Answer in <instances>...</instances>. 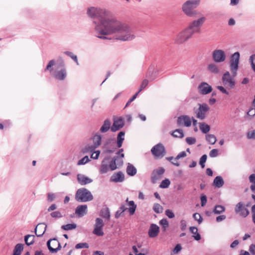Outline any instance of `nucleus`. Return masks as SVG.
Listing matches in <instances>:
<instances>
[{
	"mask_svg": "<svg viewBox=\"0 0 255 255\" xmlns=\"http://www.w3.org/2000/svg\"><path fill=\"white\" fill-rule=\"evenodd\" d=\"M87 14L99 20L98 23L95 20L94 23L96 24V36L100 39H108L106 35L111 34H115L116 39L122 41L131 40L135 37L128 24L118 20L108 10L92 7L88 8Z\"/></svg>",
	"mask_w": 255,
	"mask_h": 255,
	"instance_id": "nucleus-1",
	"label": "nucleus"
},
{
	"mask_svg": "<svg viewBox=\"0 0 255 255\" xmlns=\"http://www.w3.org/2000/svg\"><path fill=\"white\" fill-rule=\"evenodd\" d=\"M240 56V55L239 52H236L231 55L230 67L232 75L230 74L229 71H227L222 76L223 84L227 88L233 89L235 86L236 82L234 77L236 76L239 69Z\"/></svg>",
	"mask_w": 255,
	"mask_h": 255,
	"instance_id": "nucleus-2",
	"label": "nucleus"
},
{
	"mask_svg": "<svg viewBox=\"0 0 255 255\" xmlns=\"http://www.w3.org/2000/svg\"><path fill=\"white\" fill-rule=\"evenodd\" d=\"M205 20L206 18L204 17H201L190 23L187 28L178 34L175 39V42L177 43H182L191 38L194 34L199 33L201 27Z\"/></svg>",
	"mask_w": 255,
	"mask_h": 255,
	"instance_id": "nucleus-3",
	"label": "nucleus"
},
{
	"mask_svg": "<svg viewBox=\"0 0 255 255\" xmlns=\"http://www.w3.org/2000/svg\"><path fill=\"white\" fill-rule=\"evenodd\" d=\"M110 158L107 157L104 159L102 161L101 167L100 168V172L101 174H104L107 173L110 169L112 171L115 170L117 169L116 162L123 163V160L122 159H120L119 155L114 156L113 159L109 162Z\"/></svg>",
	"mask_w": 255,
	"mask_h": 255,
	"instance_id": "nucleus-4",
	"label": "nucleus"
},
{
	"mask_svg": "<svg viewBox=\"0 0 255 255\" xmlns=\"http://www.w3.org/2000/svg\"><path fill=\"white\" fill-rule=\"evenodd\" d=\"M75 199L78 202H85L92 200L93 196L88 189L82 188L77 191L75 194Z\"/></svg>",
	"mask_w": 255,
	"mask_h": 255,
	"instance_id": "nucleus-5",
	"label": "nucleus"
},
{
	"mask_svg": "<svg viewBox=\"0 0 255 255\" xmlns=\"http://www.w3.org/2000/svg\"><path fill=\"white\" fill-rule=\"evenodd\" d=\"M199 0H193L187 1L182 6L183 11L184 13L189 16H193L196 14V11L194 10L199 4Z\"/></svg>",
	"mask_w": 255,
	"mask_h": 255,
	"instance_id": "nucleus-6",
	"label": "nucleus"
},
{
	"mask_svg": "<svg viewBox=\"0 0 255 255\" xmlns=\"http://www.w3.org/2000/svg\"><path fill=\"white\" fill-rule=\"evenodd\" d=\"M128 205L129 208H127L125 207V205H122L119 209L116 212L115 217L116 219L119 218L122 214L127 210H128L130 215H132L134 214L136 205L135 204L133 201H130L128 202Z\"/></svg>",
	"mask_w": 255,
	"mask_h": 255,
	"instance_id": "nucleus-7",
	"label": "nucleus"
},
{
	"mask_svg": "<svg viewBox=\"0 0 255 255\" xmlns=\"http://www.w3.org/2000/svg\"><path fill=\"white\" fill-rule=\"evenodd\" d=\"M209 109L210 108L207 104H199L198 109L195 112L196 118L201 120H203L206 118V113Z\"/></svg>",
	"mask_w": 255,
	"mask_h": 255,
	"instance_id": "nucleus-8",
	"label": "nucleus"
},
{
	"mask_svg": "<svg viewBox=\"0 0 255 255\" xmlns=\"http://www.w3.org/2000/svg\"><path fill=\"white\" fill-rule=\"evenodd\" d=\"M152 154L156 157H162L165 153L164 146L160 143L154 146L151 149Z\"/></svg>",
	"mask_w": 255,
	"mask_h": 255,
	"instance_id": "nucleus-9",
	"label": "nucleus"
},
{
	"mask_svg": "<svg viewBox=\"0 0 255 255\" xmlns=\"http://www.w3.org/2000/svg\"><path fill=\"white\" fill-rule=\"evenodd\" d=\"M226 58L225 53L223 50H215L212 52V59L215 62H223L225 60Z\"/></svg>",
	"mask_w": 255,
	"mask_h": 255,
	"instance_id": "nucleus-10",
	"label": "nucleus"
},
{
	"mask_svg": "<svg viewBox=\"0 0 255 255\" xmlns=\"http://www.w3.org/2000/svg\"><path fill=\"white\" fill-rule=\"evenodd\" d=\"M117 146L114 139L109 138L106 140L104 145L105 152L112 153L117 149Z\"/></svg>",
	"mask_w": 255,
	"mask_h": 255,
	"instance_id": "nucleus-11",
	"label": "nucleus"
},
{
	"mask_svg": "<svg viewBox=\"0 0 255 255\" xmlns=\"http://www.w3.org/2000/svg\"><path fill=\"white\" fill-rule=\"evenodd\" d=\"M165 172V169L162 167H159L158 168L154 169L151 175V181L152 183H155L157 181L160 179L162 175Z\"/></svg>",
	"mask_w": 255,
	"mask_h": 255,
	"instance_id": "nucleus-12",
	"label": "nucleus"
},
{
	"mask_svg": "<svg viewBox=\"0 0 255 255\" xmlns=\"http://www.w3.org/2000/svg\"><path fill=\"white\" fill-rule=\"evenodd\" d=\"M47 246L51 253H55L61 248L59 240H48Z\"/></svg>",
	"mask_w": 255,
	"mask_h": 255,
	"instance_id": "nucleus-13",
	"label": "nucleus"
},
{
	"mask_svg": "<svg viewBox=\"0 0 255 255\" xmlns=\"http://www.w3.org/2000/svg\"><path fill=\"white\" fill-rule=\"evenodd\" d=\"M198 90L200 94L204 95L210 93L213 89L212 86L207 83L203 82L198 86Z\"/></svg>",
	"mask_w": 255,
	"mask_h": 255,
	"instance_id": "nucleus-14",
	"label": "nucleus"
},
{
	"mask_svg": "<svg viewBox=\"0 0 255 255\" xmlns=\"http://www.w3.org/2000/svg\"><path fill=\"white\" fill-rule=\"evenodd\" d=\"M235 212L244 218L246 217L249 214V210L244 206L242 202H239L236 205Z\"/></svg>",
	"mask_w": 255,
	"mask_h": 255,
	"instance_id": "nucleus-15",
	"label": "nucleus"
},
{
	"mask_svg": "<svg viewBox=\"0 0 255 255\" xmlns=\"http://www.w3.org/2000/svg\"><path fill=\"white\" fill-rule=\"evenodd\" d=\"M186 156V152L185 151H182L179 153L176 157L174 158L173 156L166 157V159L170 162L172 164L178 167L180 166V163L177 160L181 158L185 157Z\"/></svg>",
	"mask_w": 255,
	"mask_h": 255,
	"instance_id": "nucleus-16",
	"label": "nucleus"
},
{
	"mask_svg": "<svg viewBox=\"0 0 255 255\" xmlns=\"http://www.w3.org/2000/svg\"><path fill=\"white\" fill-rule=\"evenodd\" d=\"M177 123L179 126L184 125L189 127L191 125V120L188 116H181L178 118Z\"/></svg>",
	"mask_w": 255,
	"mask_h": 255,
	"instance_id": "nucleus-17",
	"label": "nucleus"
},
{
	"mask_svg": "<svg viewBox=\"0 0 255 255\" xmlns=\"http://www.w3.org/2000/svg\"><path fill=\"white\" fill-rule=\"evenodd\" d=\"M125 125V122L122 118H119L114 122L111 130L115 132L122 128Z\"/></svg>",
	"mask_w": 255,
	"mask_h": 255,
	"instance_id": "nucleus-18",
	"label": "nucleus"
},
{
	"mask_svg": "<svg viewBox=\"0 0 255 255\" xmlns=\"http://www.w3.org/2000/svg\"><path fill=\"white\" fill-rule=\"evenodd\" d=\"M125 180V175L122 171L114 173L110 178V181L114 182H122Z\"/></svg>",
	"mask_w": 255,
	"mask_h": 255,
	"instance_id": "nucleus-19",
	"label": "nucleus"
},
{
	"mask_svg": "<svg viewBox=\"0 0 255 255\" xmlns=\"http://www.w3.org/2000/svg\"><path fill=\"white\" fill-rule=\"evenodd\" d=\"M46 225L44 223L38 224L35 228V234L37 237H41L45 233Z\"/></svg>",
	"mask_w": 255,
	"mask_h": 255,
	"instance_id": "nucleus-20",
	"label": "nucleus"
},
{
	"mask_svg": "<svg viewBox=\"0 0 255 255\" xmlns=\"http://www.w3.org/2000/svg\"><path fill=\"white\" fill-rule=\"evenodd\" d=\"M87 213V206L81 205L78 206L75 210V213L78 217H82Z\"/></svg>",
	"mask_w": 255,
	"mask_h": 255,
	"instance_id": "nucleus-21",
	"label": "nucleus"
},
{
	"mask_svg": "<svg viewBox=\"0 0 255 255\" xmlns=\"http://www.w3.org/2000/svg\"><path fill=\"white\" fill-rule=\"evenodd\" d=\"M77 180L81 185H86L92 182V180L89 177L80 174L77 175Z\"/></svg>",
	"mask_w": 255,
	"mask_h": 255,
	"instance_id": "nucleus-22",
	"label": "nucleus"
},
{
	"mask_svg": "<svg viewBox=\"0 0 255 255\" xmlns=\"http://www.w3.org/2000/svg\"><path fill=\"white\" fill-rule=\"evenodd\" d=\"M159 232V227L155 224H152L150 225L148 235L150 238H155Z\"/></svg>",
	"mask_w": 255,
	"mask_h": 255,
	"instance_id": "nucleus-23",
	"label": "nucleus"
},
{
	"mask_svg": "<svg viewBox=\"0 0 255 255\" xmlns=\"http://www.w3.org/2000/svg\"><path fill=\"white\" fill-rule=\"evenodd\" d=\"M111 122L109 119H106L104 121V124L100 129V131L102 133L107 132L111 128Z\"/></svg>",
	"mask_w": 255,
	"mask_h": 255,
	"instance_id": "nucleus-24",
	"label": "nucleus"
},
{
	"mask_svg": "<svg viewBox=\"0 0 255 255\" xmlns=\"http://www.w3.org/2000/svg\"><path fill=\"white\" fill-rule=\"evenodd\" d=\"M125 132L124 131H120L117 136V147L121 148L123 145V141L125 139L124 136Z\"/></svg>",
	"mask_w": 255,
	"mask_h": 255,
	"instance_id": "nucleus-25",
	"label": "nucleus"
},
{
	"mask_svg": "<svg viewBox=\"0 0 255 255\" xmlns=\"http://www.w3.org/2000/svg\"><path fill=\"white\" fill-rule=\"evenodd\" d=\"M126 171L128 175L132 176L136 174L137 170L132 164L128 163V164Z\"/></svg>",
	"mask_w": 255,
	"mask_h": 255,
	"instance_id": "nucleus-26",
	"label": "nucleus"
},
{
	"mask_svg": "<svg viewBox=\"0 0 255 255\" xmlns=\"http://www.w3.org/2000/svg\"><path fill=\"white\" fill-rule=\"evenodd\" d=\"M66 70L63 68L61 70L58 71L57 73L55 75L54 77L56 79L59 80H64L66 77Z\"/></svg>",
	"mask_w": 255,
	"mask_h": 255,
	"instance_id": "nucleus-27",
	"label": "nucleus"
},
{
	"mask_svg": "<svg viewBox=\"0 0 255 255\" xmlns=\"http://www.w3.org/2000/svg\"><path fill=\"white\" fill-rule=\"evenodd\" d=\"M249 180L250 182L252 183L250 187L251 189L252 192L255 193V174H252L249 176ZM252 197L255 202V195L253 194Z\"/></svg>",
	"mask_w": 255,
	"mask_h": 255,
	"instance_id": "nucleus-28",
	"label": "nucleus"
},
{
	"mask_svg": "<svg viewBox=\"0 0 255 255\" xmlns=\"http://www.w3.org/2000/svg\"><path fill=\"white\" fill-rule=\"evenodd\" d=\"M213 184L216 187L220 188L224 185V181L221 176H217L214 179Z\"/></svg>",
	"mask_w": 255,
	"mask_h": 255,
	"instance_id": "nucleus-29",
	"label": "nucleus"
},
{
	"mask_svg": "<svg viewBox=\"0 0 255 255\" xmlns=\"http://www.w3.org/2000/svg\"><path fill=\"white\" fill-rule=\"evenodd\" d=\"M93 144H94L96 147H99L101 144L102 141V136L99 134H96L93 137Z\"/></svg>",
	"mask_w": 255,
	"mask_h": 255,
	"instance_id": "nucleus-30",
	"label": "nucleus"
},
{
	"mask_svg": "<svg viewBox=\"0 0 255 255\" xmlns=\"http://www.w3.org/2000/svg\"><path fill=\"white\" fill-rule=\"evenodd\" d=\"M23 250V245L22 244H17L13 250L12 255H20Z\"/></svg>",
	"mask_w": 255,
	"mask_h": 255,
	"instance_id": "nucleus-31",
	"label": "nucleus"
},
{
	"mask_svg": "<svg viewBox=\"0 0 255 255\" xmlns=\"http://www.w3.org/2000/svg\"><path fill=\"white\" fill-rule=\"evenodd\" d=\"M207 69L212 73L218 74L219 72L217 66L214 63L209 64Z\"/></svg>",
	"mask_w": 255,
	"mask_h": 255,
	"instance_id": "nucleus-32",
	"label": "nucleus"
},
{
	"mask_svg": "<svg viewBox=\"0 0 255 255\" xmlns=\"http://www.w3.org/2000/svg\"><path fill=\"white\" fill-rule=\"evenodd\" d=\"M199 128L204 133H207L210 130V127L205 123H201L199 124Z\"/></svg>",
	"mask_w": 255,
	"mask_h": 255,
	"instance_id": "nucleus-33",
	"label": "nucleus"
},
{
	"mask_svg": "<svg viewBox=\"0 0 255 255\" xmlns=\"http://www.w3.org/2000/svg\"><path fill=\"white\" fill-rule=\"evenodd\" d=\"M206 139L209 144L212 145L214 144L217 141L216 137L212 134H207L206 135Z\"/></svg>",
	"mask_w": 255,
	"mask_h": 255,
	"instance_id": "nucleus-34",
	"label": "nucleus"
},
{
	"mask_svg": "<svg viewBox=\"0 0 255 255\" xmlns=\"http://www.w3.org/2000/svg\"><path fill=\"white\" fill-rule=\"evenodd\" d=\"M100 216L105 219L109 220L110 218V213L109 208H106L101 210Z\"/></svg>",
	"mask_w": 255,
	"mask_h": 255,
	"instance_id": "nucleus-35",
	"label": "nucleus"
},
{
	"mask_svg": "<svg viewBox=\"0 0 255 255\" xmlns=\"http://www.w3.org/2000/svg\"><path fill=\"white\" fill-rule=\"evenodd\" d=\"M96 148L94 144H88L82 149V151L83 153L93 152Z\"/></svg>",
	"mask_w": 255,
	"mask_h": 255,
	"instance_id": "nucleus-36",
	"label": "nucleus"
},
{
	"mask_svg": "<svg viewBox=\"0 0 255 255\" xmlns=\"http://www.w3.org/2000/svg\"><path fill=\"white\" fill-rule=\"evenodd\" d=\"M190 231L193 234L192 237L194 239H201L200 235L198 233V230L196 227H191Z\"/></svg>",
	"mask_w": 255,
	"mask_h": 255,
	"instance_id": "nucleus-37",
	"label": "nucleus"
},
{
	"mask_svg": "<svg viewBox=\"0 0 255 255\" xmlns=\"http://www.w3.org/2000/svg\"><path fill=\"white\" fill-rule=\"evenodd\" d=\"M225 207L222 205H216L213 210V213L215 214H219L225 211Z\"/></svg>",
	"mask_w": 255,
	"mask_h": 255,
	"instance_id": "nucleus-38",
	"label": "nucleus"
},
{
	"mask_svg": "<svg viewBox=\"0 0 255 255\" xmlns=\"http://www.w3.org/2000/svg\"><path fill=\"white\" fill-rule=\"evenodd\" d=\"M77 225L75 223H72V224H68L65 225H63L62 226V229H64V230H71L73 229H75L76 228Z\"/></svg>",
	"mask_w": 255,
	"mask_h": 255,
	"instance_id": "nucleus-39",
	"label": "nucleus"
},
{
	"mask_svg": "<svg viewBox=\"0 0 255 255\" xmlns=\"http://www.w3.org/2000/svg\"><path fill=\"white\" fill-rule=\"evenodd\" d=\"M93 234L96 235L98 236H101L104 235V232L103 231V228H101L100 227H95L94 228V231L93 232Z\"/></svg>",
	"mask_w": 255,
	"mask_h": 255,
	"instance_id": "nucleus-40",
	"label": "nucleus"
},
{
	"mask_svg": "<svg viewBox=\"0 0 255 255\" xmlns=\"http://www.w3.org/2000/svg\"><path fill=\"white\" fill-rule=\"evenodd\" d=\"M172 135L176 137L182 138L184 136V133L182 129H177L173 131Z\"/></svg>",
	"mask_w": 255,
	"mask_h": 255,
	"instance_id": "nucleus-41",
	"label": "nucleus"
},
{
	"mask_svg": "<svg viewBox=\"0 0 255 255\" xmlns=\"http://www.w3.org/2000/svg\"><path fill=\"white\" fill-rule=\"evenodd\" d=\"M153 210L155 213L159 214L162 212L163 208L159 204L156 203L153 205Z\"/></svg>",
	"mask_w": 255,
	"mask_h": 255,
	"instance_id": "nucleus-42",
	"label": "nucleus"
},
{
	"mask_svg": "<svg viewBox=\"0 0 255 255\" xmlns=\"http://www.w3.org/2000/svg\"><path fill=\"white\" fill-rule=\"evenodd\" d=\"M170 184V180L166 178L162 181L161 182L159 187L161 188H167L169 187V186Z\"/></svg>",
	"mask_w": 255,
	"mask_h": 255,
	"instance_id": "nucleus-43",
	"label": "nucleus"
},
{
	"mask_svg": "<svg viewBox=\"0 0 255 255\" xmlns=\"http://www.w3.org/2000/svg\"><path fill=\"white\" fill-rule=\"evenodd\" d=\"M64 53L67 56L70 57L76 63L77 65H79L77 57L76 55H74L72 52L68 51H65Z\"/></svg>",
	"mask_w": 255,
	"mask_h": 255,
	"instance_id": "nucleus-44",
	"label": "nucleus"
},
{
	"mask_svg": "<svg viewBox=\"0 0 255 255\" xmlns=\"http://www.w3.org/2000/svg\"><path fill=\"white\" fill-rule=\"evenodd\" d=\"M207 158L206 154L203 155L200 159L199 164L202 168L205 167V163L206 162Z\"/></svg>",
	"mask_w": 255,
	"mask_h": 255,
	"instance_id": "nucleus-45",
	"label": "nucleus"
},
{
	"mask_svg": "<svg viewBox=\"0 0 255 255\" xmlns=\"http://www.w3.org/2000/svg\"><path fill=\"white\" fill-rule=\"evenodd\" d=\"M193 218L195 221H198L199 224H200L202 222V218L199 213H196L193 215Z\"/></svg>",
	"mask_w": 255,
	"mask_h": 255,
	"instance_id": "nucleus-46",
	"label": "nucleus"
},
{
	"mask_svg": "<svg viewBox=\"0 0 255 255\" xmlns=\"http://www.w3.org/2000/svg\"><path fill=\"white\" fill-rule=\"evenodd\" d=\"M75 248L76 249L88 248H89V245L87 243H80L77 244L75 246Z\"/></svg>",
	"mask_w": 255,
	"mask_h": 255,
	"instance_id": "nucleus-47",
	"label": "nucleus"
},
{
	"mask_svg": "<svg viewBox=\"0 0 255 255\" xmlns=\"http://www.w3.org/2000/svg\"><path fill=\"white\" fill-rule=\"evenodd\" d=\"M159 223L162 226L164 231L168 227V222L166 219H162L160 221Z\"/></svg>",
	"mask_w": 255,
	"mask_h": 255,
	"instance_id": "nucleus-48",
	"label": "nucleus"
},
{
	"mask_svg": "<svg viewBox=\"0 0 255 255\" xmlns=\"http://www.w3.org/2000/svg\"><path fill=\"white\" fill-rule=\"evenodd\" d=\"M89 159L88 156H85L82 159H80L78 162V165H83L89 161Z\"/></svg>",
	"mask_w": 255,
	"mask_h": 255,
	"instance_id": "nucleus-49",
	"label": "nucleus"
},
{
	"mask_svg": "<svg viewBox=\"0 0 255 255\" xmlns=\"http://www.w3.org/2000/svg\"><path fill=\"white\" fill-rule=\"evenodd\" d=\"M186 141L189 145L194 144L196 142V139L193 137H187L186 138Z\"/></svg>",
	"mask_w": 255,
	"mask_h": 255,
	"instance_id": "nucleus-50",
	"label": "nucleus"
},
{
	"mask_svg": "<svg viewBox=\"0 0 255 255\" xmlns=\"http://www.w3.org/2000/svg\"><path fill=\"white\" fill-rule=\"evenodd\" d=\"M95 227H100L101 228H103L104 223L102 219L97 218L96 219V223L95 224Z\"/></svg>",
	"mask_w": 255,
	"mask_h": 255,
	"instance_id": "nucleus-51",
	"label": "nucleus"
},
{
	"mask_svg": "<svg viewBox=\"0 0 255 255\" xmlns=\"http://www.w3.org/2000/svg\"><path fill=\"white\" fill-rule=\"evenodd\" d=\"M55 64V61L54 60H50L48 65H47L46 69L45 70H48L50 72H51L53 70V68H52V66H53Z\"/></svg>",
	"mask_w": 255,
	"mask_h": 255,
	"instance_id": "nucleus-52",
	"label": "nucleus"
},
{
	"mask_svg": "<svg viewBox=\"0 0 255 255\" xmlns=\"http://www.w3.org/2000/svg\"><path fill=\"white\" fill-rule=\"evenodd\" d=\"M247 136L248 139H255V129L249 131L247 133Z\"/></svg>",
	"mask_w": 255,
	"mask_h": 255,
	"instance_id": "nucleus-53",
	"label": "nucleus"
},
{
	"mask_svg": "<svg viewBox=\"0 0 255 255\" xmlns=\"http://www.w3.org/2000/svg\"><path fill=\"white\" fill-rule=\"evenodd\" d=\"M52 218H60L62 217L61 213L59 211H54L50 214Z\"/></svg>",
	"mask_w": 255,
	"mask_h": 255,
	"instance_id": "nucleus-54",
	"label": "nucleus"
},
{
	"mask_svg": "<svg viewBox=\"0 0 255 255\" xmlns=\"http://www.w3.org/2000/svg\"><path fill=\"white\" fill-rule=\"evenodd\" d=\"M182 249V247L180 244H178L176 245L175 248L172 251V252L174 254H178Z\"/></svg>",
	"mask_w": 255,
	"mask_h": 255,
	"instance_id": "nucleus-55",
	"label": "nucleus"
},
{
	"mask_svg": "<svg viewBox=\"0 0 255 255\" xmlns=\"http://www.w3.org/2000/svg\"><path fill=\"white\" fill-rule=\"evenodd\" d=\"M218 155V150L217 149H213L210 151L209 156L211 157H217Z\"/></svg>",
	"mask_w": 255,
	"mask_h": 255,
	"instance_id": "nucleus-56",
	"label": "nucleus"
},
{
	"mask_svg": "<svg viewBox=\"0 0 255 255\" xmlns=\"http://www.w3.org/2000/svg\"><path fill=\"white\" fill-rule=\"evenodd\" d=\"M148 83V81L147 80H146V79L142 81V82L140 85V89H139L138 92L139 93L141 91H142L143 89H144L147 85Z\"/></svg>",
	"mask_w": 255,
	"mask_h": 255,
	"instance_id": "nucleus-57",
	"label": "nucleus"
},
{
	"mask_svg": "<svg viewBox=\"0 0 255 255\" xmlns=\"http://www.w3.org/2000/svg\"><path fill=\"white\" fill-rule=\"evenodd\" d=\"M255 115V109L251 108L247 113V117H253Z\"/></svg>",
	"mask_w": 255,
	"mask_h": 255,
	"instance_id": "nucleus-58",
	"label": "nucleus"
},
{
	"mask_svg": "<svg viewBox=\"0 0 255 255\" xmlns=\"http://www.w3.org/2000/svg\"><path fill=\"white\" fill-rule=\"evenodd\" d=\"M207 203V197L205 195H202L201 197V205L202 207L204 206Z\"/></svg>",
	"mask_w": 255,
	"mask_h": 255,
	"instance_id": "nucleus-59",
	"label": "nucleus"
},
{
	"mask_svg": "<svg viewBox=\"0 0 255 255\" xmlns=\"http://www.w3.org/2000/svg\"><path fill=\"white\" fill-rule=\"evenodd\" d=\"M165 215L169 218H173L174 217V214L169 209H167L165 211Z\"/></svg>",
	"mask_w": 255,
	"mask_h": 255,
	"instance_id": "nucleus-60",
	"label": "nucleus"
},
{
	"mask_svg": "<svg viewBox=\"0 0 255 255\" xmlns=\"http://www.w3.org/2000/svg\"><path fill=\"white\" fill-rule=\"evenodd\" d=\"M100 151L98 150L97 151H93L91 155V157L94 159H97L98 158Z\"/></svg>",
	"mask_w": 255,
	"mask_h": 255,
	"instance_id": "nucleus-61",
	"label": "nucleus"
},
{
	"mask_svg": "<svg viewBox=\"0 0 255 255\" xmlns=\"http://www.w3.org/2000/svg\"><path fill=\"white\" fill-rule=\"evenodd\" d=\"M55 198L54 194L52 193H49L47 194V200L49 202H52Z\"/></svg>",
	"mask_w": 255,
	"mask_h": 255,
	"instance_id": "nucleus-62",
	"label": "nucleus"
},
{
	"mask_svg": "<svg viewBox=\"0 0 255 255\" xmlns=\"http://www.w3.org/2000/svg\"><path fill=\"white\" fill-rule=\"evenodd\" d=\"M249 251L252 255H255V245L252 244L249 249Z\"/></svg>",
	"mask_w": 255,
	"mask_h": 255,
	"instance_id": "nucleus-63",
	"label": "nucleus"
},
{
	"mask_svg": "<svg viewBox=\"0 0 255 255\" xmlns=\"http://www.w3.org/2000/svg\"><path fill=\"white\" fill-rule=\"evenodd\" d=\"M252 212L253 213L252 216V220L254 223L255 224V205L252 207Z\"/></svg>",
	"mask_w": 255,
	"mask_h": 255,
	"instance_id": "nucleus-64",
	"label": "nucleus"
}]
</instances>
